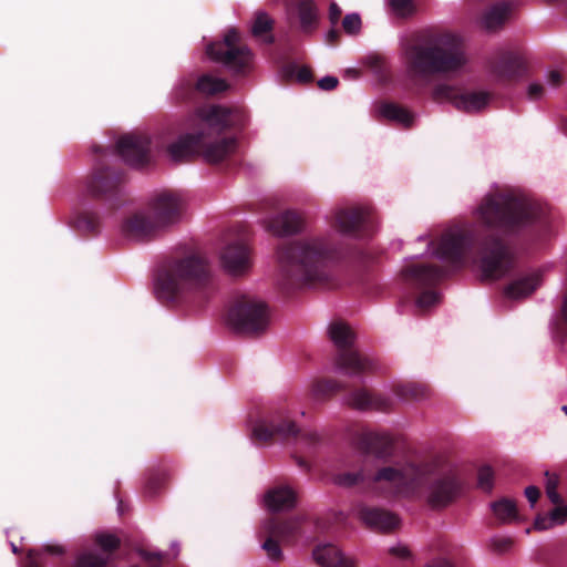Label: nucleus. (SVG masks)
Segmentation results:
<instances>
[{
	"mask_svg": "<svg viewBox=\"0 0 567 567\" xmlns=\"http://www.w3.org/2000/svg\"><path fill=\"white\" fill-rule=\"evenodd\" d=\"M475 216L484 231L474 227L447 231L442 235L435 254L456 268L472 260L488 280L504 277L514 267L505 238L537 235L549 224L544 206L514 190L488 193L476 207Z\"/></svg>",
	"mask_w": 567,
	"mask_h": 567,
	"instance_id": "f257e3e1",
	"label": "nucleus"
},
{
	"mask_svg": "<svg viewBox=\"0 0 567 567\" xmlns=\"http://www.w3.org/2000/svg\"><path fill=\"white\" fill-rule=\"evenodd\" d=\"M374 481L394 497H413L425 491L426 503L433 509L454 503L463 488L456 471L436 456L409 457L382 466Z\"/></svg>",
	"mask_w": 567,
	"mask_h": 567,
	"instance_id": "f03ea898",
	"label": "nucleus"
},
{
	"mask_svg": "<svg viewBox=\"0 0 567 567\" xmlns=\"http://www.w3.org/2000/svg\"><path fill=\"white\" fill-rule=\"evenodd\" d=\"M281 267L280 286L285 292L305 286L329 287L330 265L341 257L331 236H315L305 240L287 241L277 249Z\"/></svg>",
	"mask_w": 567,
	"mask_h": 567,
	"instance_id": "7ed1b4c3",
	"label": "nucleus"
},
{
	"mask_svg": "<svg viewBox=\"0 0 567 567\" xmlns=\"http://www.w3.org/2000/svg\"><path fill=\"white\" fill-rule=\"evenodd\" d=\"M215 290L209 262L194 250L167 258L155 276V295L164 303L193 302L202 307Z\"/></svg>",
	"mask_w": 567,
	"mask_h": 567,
	"instance_id": "20e7f679",
	"label": "nucleus"
},
{
	"mask_svg": "<svg viewBox=\"0 0 567 567\" xmlns=\"http://www.w3.org/2000/svg\"><path fill=\"white\" fill-rule=\"evenodd\" d=\"M202 127L196 133L182 135L176 142L169 144L166 152L175 163L190 159L197 154L210 164H217L230 156L236 147L235 137H223L218 141H208L210 133L220 135L227 130L244 125V113L234 107L223 105H209L198 110Z\"/></svg>",
	"mask_w": 567,
	"mask_h": 567,
	"instance_id": "39448f33",
	"label": "nucleus"
},
{
	"mask_svg": "<svg viewBox=\"0 0 567 567\" xmlns=\"http://www.w3.org/2000/svg\"><path fill=\"white\" fill-rule=\"evenodd\" d=\"M406 71L415 82L461 71L467 63L466 45L455 32L430 29L421 32L405 50Z\"/></svg>",
	"mask_w": 567,
	"mask_h": 567,
	"instance_id": "423d86ee",
	"label": "nucleus"
},
{
	"mask_svg": "<svg viewBox=\"0 0 567 567\" xmlns=\"http://www.w3.org/2000/svg\"><path fill=\"white\" fill-rule=\"evenodd\" d=\"M226 322L235 332L257 337L265 333L269 326V308L255 297L240 295L229 303Z\"/></svg>",
	"mask_w": 567,
	"mask_h": 567,
	"instance_id": "0eeeda50",
	"label": "nucleus"
},
{
	"mask_svg": "<svg viewBox=\"0 0 567 567\" xmlns=\"http://www.w3.org/2000/svg\"><path fill=\"white\" fill-rule=\"evenodd\" d=\"M329 334L338 348L336 364L346 374L361 375L375 369V363L372 359L353 349L355 336L348 324L332 322L329 328Z\"/></svg>",
	"mask_w": 567,
	"mask_h": 567,
	"instance_id": "6e6552de",
	"label": "nucleus"
},
{
	"mask_svg": "<svg viewBox=\"0 0 567 567\" xmlns=\"http://www.w3.org/2000/svg\"><path fill=\"white\" fill-rule=\"evenodd\" d=\"M206 53L213 61L221 63L235 75H246L252 66L254 54L243 43L236 29H229L221 41L210 43Z\"/></svg>",
	"mask_w": 567,
	"mask_h": 567,
	"instance_id": "1a4fd4ad",
	"label": "nucleus"
},
{
	"mask_svg": "<svg viewBox=\"0 0 567 567\" xmlns=\"http://www.w3.org/2000/svg\"><path fill=\"white\" fill-rule=\"evenodd\" d=\"M124 183L125 174L122 169L100 165L87 177L85 188L90 196L104 200L109 209L114 212L125 202Z\"/></svg>",
	"mask_w": 567,
	"mask_h": 567,
	"instance_id": "9d476101",
	"label": "nucleus"
},
{
	"mask_svg": "<svg viewBox=\"0 0 567 567\" xmlns=\"http://www.w3.org/2000/svg\"><path fill=\"white\" fill-rule=\"evenodd\" d=\"M435 102H450L458 111L477 113L484 110L492 99V94L485 91H462L449 84H437L432 91Z\"/></svg>",
	"mask_w": 567,
	"mask_h": 567,
	"instance_id": "9b49d317",
	"label": "nucleus"
},
{
	"mask_svg": "<svg viewBox=\"0 0 567 567\" xmlns=\"http://www.w3.org/2000/svg\"><path fill=\"white\" fill-rule=\"evenodd\" d=\"M150 209L159 227L164 229L181 221L186 209V200L181 193L165 189L153 196Z\"/></svg>",
	"mask_w": 567,
	"mask_h": 567,
	"instance_id": "f8f14e48",
	"label": "nucleus"
},
{
	"mask_svg": "<svg viewBox=\"0 0 567 567\" xmlns=\"http://www.w3.org/2000/svg\"><path fill=\"white\" fill-rule=\"evenodd\" d=\"M331 226L340 234L364 238L373 233L371 214L362 208H338L331 217Z\"/></svg>",
	"mask_w": 567,
	"mask_h": 567,
	"instance_id": "ddd939ff",
	"label": "nucleus"
},
{
	"mask_svg": "<svg viewBox=\"0 0 567 567\" xmlns=\"http://www.w3.org/2000/svg\"><path fill=\"white\" fill-rule=\"evenodd\" d=\"M299 429L296 423L279 411L270 415L268 419L259 421L252 429V439L259 443L268 444L274 439L287 440L296 437Z\"/></svg>",
	"mask_w": 567,
	"mask_h": 567,
	"instance_id": "4468645a",
	"label": "nucleus"
},
{
	"mask_svg": "<svg viewBox=\"0 0 567 567\" xmlns=\"http://www.w3.org/2000/svg\"><path fill=\"white\" fill-rule=\"evenodd\" d=\"M488 64L496 80L504 83L517 81L527 72L526 61L518 51L499 50Z\"/></svg>",
	"mask_w": 567,
	"mask_h": 567,
	"instance_id": "2eb2a0df",
	"label": "nucleus"
},
{
	"mask_svg": "<svg viewBox=\"0 0 567 567\" xmlns=\"http://www.w3.org/2000/svg\"><path fill=\"white\" fill-rule=\"evenodd\" d=\"M151 138L144 134H127L116 143L117 154L128 165L143 168L151 162Z\"/></svg>",
	"mask_w": 567,
	"mask_h": 567,
	"instance_id": "dca6fc26",
	"label": "nucleus"
},
{
	"mask_svg": "<svg viewBox=\"0 0 567 567\" xmlns=\"http://www.w3.org/2000/svg\"><path fill=\"white\" fill-rule=\"evenodd\" d=\"M95 543L103 553L84 551L78 556L74 567H105L121 545L120 538L112 534L96 535Z\"/></svg>",
	"mask_w": 567,
	"mask_h": 567,
	"instance_id": "f3484780",
	"label": "nucleus"
},
{
	"mask_svg": "<svg viewBox=\"0 0 567 567\" xmlns=\"http://www.w3.org/2000/svg\"><path fill=\"white\" fill-rule=\"evenodd\" d=\"M346 403L354 410H375L379 412L392 411L394 405V402L390 398L374 393L364 388H353L349 390L346 396Z\"/></svg>",
	"mask_w": 567,
	"mask_h": 567,
	"instance_id": "a211bd4d",
	"label": "nucleus"
},
{
	"mask_svg": "<svg viewBox=\"0 0 567 567\" xmlns=\"http://www.w3.org/2000/svg\"><path fill=\"white\" fill-rule=\"evenodd\" d=\"M357 445L365 455H373L382 461L390 458L394 452V440L388 433L362 432L358 436Z\"/></svg>",
	"mask_w": 567,
	"mask_h": 567,
	"instance_id": "6ab92c4d",
	"label": "nucleus"
},
{
	"mask_svg": "<svg viewBox=\"0 0 567 567\" xmlns=\"http://www.w3.org/2000/svg\"><path fill=\"white\" fill-rule=\"evenodd\" d=\"M358 515L367 527L375 532L390 533L400 525V518L395 514L380 507L360 505Z\"/></svg>",
	"mask_w": 567,
	"mask_h": 567,
	"instance_id": "aec40b11",
	"label": "nucleus"
},
{
	"mask_svg": "<svg viewBox=\"0 0 567 567\" xmlns=\"http://www.w3.org/2000/svg\"><path fill=\"white\" fill-rule=\"evenodd\" d=\"M122 229L126 237L137 241L152 240L162 230L153 216L143 213H136L125 219Z\"/></svg>",
	"mask_w": 567,
	"mask_h": 567,
	"instance_id": "412c9836",
	"label": "nucleus"
},
{
	"mask_svg": "<svg viewBox=\"0 0 567 567\" xmlns=\"http://www.w3.org/2000/svg\"><path fill=\"white\" fill-rule=\"evenodd\" d=\"M220 262L228 274L233 276L244 275L251 266L250 249L241 243L228 245L220 254Z\"/></svg>",
	"mask_w": 567,
	"mask_h": 567,
	"instance_id": "4be33fe9",
	"label": "nucleus"
},
{
	"mask_svg": "<svg viewBox=\"0 0 567 567\" xmlns=\"http://www.w3.org/2000/svg\"><path fill=\"white\" fill-rule=\"evenodd\" d=\"M403 276L417 289L432 288L445 278L446 270L436 265H412L403 270Z\"/></svg>",
	"mask_w": 567,
	"mask_h": 567,
	"instance_id": "5701e85b",
	"label": "nucleus"
},
{
	"mask_svg": "<svg viewBox=\"0 0 567 567\" xmlns=\"http://www.w3.org/2000/svg\"><path fill=\"white\" fill-rule=\"evenodd\" d=\"M302 517L288 519L268 518L264 524L266 534H272L285 545L295 544L302 535Z\"/></svg>",
	"mask_w": 567,
	"mask_h": 567,
	"instance_id": "b1692460",
	"label": "nucleus"
},
{
	"mask_svg": "<svg viewBox=\"0 0 567 567\" xmlns=\"http://www.w3.org/2000/svg\"><path fill=\"white\" fill-rule=\"evenodd\" d=\"M303 218L297 210H285L266 221V228L275 236H288L300 231Z\"/></svg>",
	"mask_w": 567,
	"mask_h": 567,
	"instance_id": "393cba45",
	"label": "nucleus"
},
{
	"mask_svg": "<svg viewBox=\"0 0 567 567\" xmlns=\"http://www.w3.org/2000/svg\"><path fill=\"white\" fill-rule=\"evenodd\" d=\"M289 17L297 16L299 28L305 34H311L316 31L319 22V12L312 0H298L296 7L288 11Z\"/></svg>",
	"mask_w": 567,
	"mask_h": 567,
	"instance_id": "a878e982",
	"label": "nucleus"
},
{
	"mask_svg": "<svg viewBox=\"0 0 567 567\" xmlns=\"http://www.w3.org/2000/svg\"><path fill=\"white\" fill-rule=\"evenodd\" d=\"M380 468L375 472L367 471L361 468L358 472H346L334 476V483L342 487H353L360 484H369L375 492L381 494L383 497L391 498L394 495H388L386 492L374 481V476Z\"/></svg>",
	"mask_w": 567,
	"mask_h": 567,
	"instance_id": "bb28decb",
	"label": "nucleus"
},
{
	"mask_svg": "<svg viewBox=\"0 0 567 567\" xmlns=\"http://www.w3.org/2000/svg\"><path fill=\"white\" fill-rule=\"evenodd\" d=\"M264 499L270 512H280L295 507L297 495L289 486H276L266 492Z\"/></svg>",
	"mask_w": 567,
	"mask_h": 567,
	"instance_id": "cd10ccee",
	"label": "nucleus"
},
{
	"mask_svg": "<svg viewBox=\"0 0 567 567\" xmlns=\"http://www.w3.org/2000/svg\"><path fill=\"white\" fill-rule=\"evenodd\" d=\"M312 556L320 567H354L353 561L344 557L339 548L332 544L317 546Z\"/></svg>",
	"mask_w": 567,
	"mask_h": 567,
	"instance_id": "c85d7f7f",
	"label": "nucleus"
},
{
	"mask_svg": "<svg viewBox=\"0 0 567 567\" xmlns=\"http://www.w3.org/2000/svg\"><path fill=\"white\" fill-rule=\"evenodd\" d=\"M512 12V3L502 1L491 6L481 17V24L487 31H496L505 24Z\"/></svg>",
	"mask_w": 567,
	"mask_h": 567,
	"instance_id": "c756f323",
	"label": "nucleus"
},
{
	"mask_svg": "<svg viewBox=\"0 0 567 567\" xmlns=\"http://www.w3.org/2000/svg\"><path fill=\"white\" fill-rule=\"evenodd\" d=\"M539 285L540 276L538 274H530L513 280L506 286L504 293L511 299L525 298L533 293Z\"/></svg>",
	"mask_w": 567,
	"mask_h": 567,
	"instance_id": "7c9ffc66",
	"label": "nucleus"
},
{
	"mask_svg": "<svg viewBox=\"0 0 567 567\" xmlns=\"http://www.w3.org/2000/svg\"><path fill=\"white\" fill-rule=\"evenodd\" d=\"M393 392L402 400L422 401L431 396L432 390L424 383L408 382L394 384Z\"/></svg>",
	"mask_w": 567,
	"mask_h": 567,
	"instance_id": "2f4dec72",
	"label": "nucleus"
},
{
	"mask_svg": "<svg viewBox=\"0 0 567 567\" xmlns=\"http://www.w3.org/2000/svg\"><path fill=\"white\" fill-rule=\"evenodd\" d=\"M275 21L264 11H257L251 24V34L268 45L275 43V37L271 34Z\"/></svg>",
	"mask_w": 567,
	"mask_h": 567,
	"instance_id": "473e14b6",
	"label": "nucleus"
},
{
	"mask_svg": "<svg viewBox=\"0 0 567 567\" xmlns=\"http://www.w3.org/2000/svg\"><path fill=\"white\" fill-rule=\"evenodd\" d=\"M72 227L83 235H97L100 233V216L90 210H83L75 215L72 219Z\"/></svg>",
	"mask_w": 567,
	"mask_h": 567,
	"instance_id": "72a5a7b5",
	"label": "nucleus"
},
{
	"mask_svg": "<svg viewBox=\"0 0 567 567\" xmlns=\"http://www.w3.org/2000/svg\"><path fill=\"white\" fill-rule=\"evenodd\" d=\"M379 112L384 118L398 122L406 128L413 124V114L396 103L384 102L380 105Z\"/></svg>",
	"mask_w": 567,
	"mask_h": 567,
	"instance_id": "f704fd0d",
	"label": "nucleus"
},
{
	"mask_svg": "<svg viewBox=\"0 0 567 567\" xmlns=\"http://www.w3.org/2000/svg\"><path fill=\"white\" fill-rule=\"evenodd\" d=\"M491 508L499 524H511L518 519L516 503L509 498L503 497L493 502Z\"/></svg>",
	"mask_w": 567,
	"mask_h": 567,
	"instance_id": "c9c22d12",
	"label": "nucleus"
},
{
	"mask_svg": "<svg viewBox=\"0 0 567 567\" xmlns=\"http://www.w3.org/2000/svg\"><path fill=\"white\" fill-rule=\"evenodd\" d=\"M346 385L332 379L316 381L311 386V398L316 401H326L336 393L343 391Z\"/></svg>",
	"mask_w": 567,
	"mask_h": 567,
	"instance_id": "e433bc0d",
	"label": "nucleus"
},
{
	"mask_svg": "<svg viewBox=\"0 0 567 567\" xmlns=\"http://www.w3.org/2000/svg\"><path fill=\"white\" fill-rule=\"evenodd\" d=\"M567 520V506L558 504L547 516L538 515L534 522V529L546 530Z\"/></svg>",
	"mask_w": 567,
	"mask_h": 567,
	"instance_id": "4c0bfd02",
	"label": "nucleus"
},
{
	"mask_svg": "<svg viewBox=\"0 0 567 567\" xmlns=\"http://www.w3.org/2000/svg\"><path fill=\"white\" fill-rule=\"evenodd\" d=\"M194 82L198 93L206 95H214L224 92L229 87L225 80L215 78L210 74H203L197 79L194 78Z\"/></svg>",
	"mask_w": 567,
	"mask_h": 567,
	"instance_id": "58836bf2",
	"label": "nucleus"
},
{
	"mask_svg": "<svg viewBox=\"0 0 567 567\" xmlns=\"http://www.w3.org/2000/svg\"><path fill=\"white\" fill-rule=\"evenodd\" d=\"M198 91L194 82V75L182 79L173 91L172 97L175 103H188L192 102Z\"/></svg>",
	"mask_w": 567,
	"mask_h": 567,
	"instance_id": "ea45409f",
	"label": "nucleus"
},
{
	"mask_svg": "<svg viewBox=\"0 0 567 567\" xmlns=\"http://www.w3.org/2000/svg\"><path fill=\"white\" fill-rule=\"evenodd\" d=\"M51 555H62L63 548L58 545H47L43 549H30L23 567H41L43 553Z\"/></svg>",
	"mask_w": 567,
	"mask_h": 567,
	"instance_id": "a19ab883",
	"label": "nucleus"
},
{
	"mask_svg": "<svg viewBox=\"0 0 567 567\" xmlns=\"http://www.w3.org/2000/svg\"><path fill=\"white\" fill-rule=\"evenodd\" d=\"M280 539L272 534H267L266 540L262 543V549L267 553V556L272 561H280L284 558L282 550L280 548Z\"/></svg>",
	"mask_w": 567,
	"mask_h": 567,
	"instance_id": "79ce46f5",
	"label": "nucleus"
},
{
	"mask_svg": "<svg viewBox=\"0 0 567 567\" xmlns=\"http://www.w3.org/2000/svg\"><path fill=\"white\" fill-rule=\"evenodd\" d=\"M167 474L163 471L153 472L146 482V492L151 496H155L164 487Z\"/></svg>",
	"mask_w": 567,
	"mask_h": 567,
	"instance_id": "37998d69",
	"label": "nucleus"
},
{
	"mask_svg": "<svg viewBox=\"0 0 567 567\" xmlns=\"http://www.w3.org/2000/svg\"><path fill=\"white\" fill-rule=\"evenodd\" d=\"M477 486L484 492H492L494 486V472L491 466L484 465L478 468Z\"/></svg>",
	"mask_w": 567,
	"mask_h": 567,
	"instance_id": "c03bdc74",
	"label": "nucleus"
},
{
	"mask_svg": "<svg viewBox=\"0 0 567 567\" xmlns=\"http://www.w3.org/2000/svg\"><path fill=\"white\" fill-rule=\"evenodd\" d=\"M390 7L400 18L411 17L415 12L413 0H390Z\"/></svg>",
	"mask_w": 567,
	"mask_h": 567,
	"instance_id": "a18cd8bd",
	"label": "nucleus"
},
{
	"mask_svg": "<svg viewBox=\"0 0 567 567\" xmlns=\"http://www.w3.org/2000/svg\"><path fill=\"white\" fill-rule=\"evenodd\" d=\"M286 75L291 78L295 76L301 83H309L312 81V71L308 66H298L296 64H289L285 69Z\"/></svg>",
	"mask_w": 567,
	"mask_h": 567,
	"instance_id": "49530a36",
	"label": "nucleus"
},
{
	"mask_svg": "<svg viewBox=\"0 0 567 567\" xmlns=\"http://www.w3.org/2000/svg\"><path fill=\"white\" fill-rule=\"evenodd\" d=\"M440 295L436 291L433 290H425L422 291L419 297L416 298V307L421 310H426L430 307L439 303L440 301Z\"/></svg>",
	"mask_w": 567,
	"mask_h": 567,
	"instance_id": "de8ad7c7",
	"label": "nucleus"
},
{
	"mask_svg": "<svg viewBox=\"0 0 567 567\" xmlns=\"http://www.w3.org/2000/svg\"><path fill=\"white\" fill-rule=\"evenodd\" d=\"M361 18L358 13L347 14L342 20V28L347 34L355 35L361 30Z\"/></svg>",
	"mask_w": 567,
	"mask_h": 567,
	"instance_id": "09e8293b",
	"label": "nucleus"
},
{
	"mask_svg": "<svg viewBox=\"0 0 567 567\" xmlns=\"http://www.w3.org/2000/svg\"><path fill=\"white\" fill-rule=\"evenodd\" d=\"M546 494L553 504L558 505L561 503V497L557 492L558 478L555 475H550L548 472H546Z\"/></svg>",
	"mask_w": 567,
	"mask_h": 567,
	"instance_id": "8fccbe9b",
	"label": "nucleus"
},
{
	"mask_svg": "<svg viewBox=\"0 0 567 567\" xmlns=\"http://www.w3.org/2000/svg\"><path fill=\"white\" fill-rule=\"evenodd\" d=\"M514 546L512 537H494L491 539V548L497 554H505Z\"/></svg>",
	"mask_w": 567,
	"mask_h": 567,
	"instance_id": "3c124183",
	"label": "nucleus"
},
{
	"mask_svg": "<svg viewBox=\"0 0 567 567\" xmlns=\"http://www.w3.org/2000/svg\"><path fill=\"white\" fill-rule=\"evenodd\" d=\"M339 84V80L336 76H324L318 81V86L323 91L334 90Z\"/></svg>",
	"mask_w": 567,
	"mask_h": 567,
	"instance_id": "603ef678",
	"label": "nucleus"
},
{
	"mask_svg": "<svg viewBox=\"0 0 567 567\" xmlns=\"http://www.w3.org/2000/svg\"><path fill=\"white\" fill-rule=\"evenodd\" d=\"M545 93V87L540 83H532L528 86L527 95L529 100L536 101L539 100Z\"/></svg>",
	"mask_w": 567,
	"mask_h": 567,
	"instance_id": "864d4df0",
	"label": "nucleus"
},
{
	"mask_svg": "<svg viewBox=\"0 0 567 567\" xmlns=\"http://www.w3.org/2000/svg\"><path fill=\"white\" fill-rule=\"evenodd\" d=\"M141 556L144 560L152 564V566H154V567H159L162 565V560H163L162 554L142 550Z\"/></svg>",
	"mask_w": 567,
	"mask_h": 567,
	"instance_id": "5fc2aeb1",
	"label": "nucleus"
},
{
	"mask_svg": "<svg viewBox=\"0 0 567 567\" xmlns=\"http://www.w3.org/2000/svg\"><path fill=\"white\" fill-rule=\"evenodd\" d=\"M389 553L401 559H408L411 557V551L405 546H394L389 549Z\"/></svg>",
	"mask_w": 567,
	"mask_h": 567,
	"instance_id": "6e6d98bb",
	"label": "nucleus"
},
{
	"mask_svg": "<svg viewBox=\"0 0 567 567\" xmlns=\"http://www.w3.org/2000/svg\"><path fill=\"white\" fill-rule=\"evenodd\" d=\"M342 14L340 7L336 2H331L329 7V20L332 25H336Z\"/></svg>",
	"mask_w": 567,
	"mask_h": 567,
	"instance_id": "4d7b16f0",
	"label": "nucleus"
},
{
	"mask_svg": "<svg viewBox=\"0 0 567 567\" xmlns=\"http://www.w3.org/2000/svg\"><path fill=\"white\" fill-rule=\"evenodd\" d=\"M525 496L529 501V503L534 505L540 496V491L538 487L534 485L527 486L525 488Z\"/></svg>",
	"mask_w": 567,
	"mask_h": 567,
	"instance_id": "13d9d810",
	"label": "nucleus"
},
{
	"mask_svg": "<svg viewBox=\"0 0 567 567\" xmlns=\"http://www.w3.org/2000/svg\"><path fill=\"white\" fill-rule=\"evenodd\" d=\"M548 83L553 86V87H558L563 84L564 82V78H563V74L557 71V70H553L548 73Z\"/></svg>",
	"mask_w": 567,
	"mask_h": 567,
	"instance_id": "bf43d9fd",
	"label": "nucleus"
},
{
	"mask_svg": "<svg viewBox=\"0 0 567 567\" xmlns=\"http://www.w3.org/2000/svg\"><path fill=\"white\" fill-rule=\"evenodd\" d=\"M340 40V31L332 28L328 31L327 33V43H329L330 45H336L338 44Z\"/></svg>",
	"mask_w": 567,
	"mask_h": 567,
	"instance_id": "052dcab7",
	"label": "nucleus"
},
{
	"mask_svg": "<svg viewBox=\"0 0 567 567\" xmlns=\"http://www.w3.org/2000/svg\"><path fill=\"white\" fill-rule=\"evenodd\" d=\"M424 567H453V565L447 559L439 558L427 563Z\"/></svg>",
	"mask_w": 567,
	"mask_h": 567,
	"instance_id": "680f3d73",
	"label": "nucleus"
},
{
	"mask_svg": "<svg viewBox=\"0 0 567 567\" xmlns=\"http://www.w3.org/2000/svg\"><path fill=\"white\" fill-rule=\"evenodd\" d=\"M296 461H297V465L305 470V471H309L310 470V465L308 464V462L301 457H296Z\"/></svg>",
	"mask_w": 567,
	"mask_h": 567,
	"instance_id": "e2e57ef3",
	"label": "nucleus"
},
{
	"mask_svg": "<svg viewBox=\"0 0 567 567\" xmlns=\"http://www.w3.org/2000/svg\"><path fill=\"white\" fill-rule=\"evenodd\" d=\"M561 317L565 322H567V295L564 298L563 307H561Z\"/></svg>",
	"mask_w": 567,
	"mask_h": 567,
	"instance_id": "0e129e2a",
	"label": "nucleus"
},
{
	"mask_svg": "<svg viewBox=\"0 0 567 567\" xmlns=\"http://www.w3.org/2000/svg\"><path fill=\"white\" fill-rule=\"evenodd\" d=\"M309 440H310L312 443H315V442H317V441H318V435H317V434H310V435H309Z\"/></svg>",
	"mask_w": 567,
	"mask_h": 567,
	"instance_id": "69168bd1",
	"label": "nucleus"
},
{
	"mask_svg": "<svg viewBox=\"0 0 567 567\" xmlns=\"http://www.w3.org/2000/svg\"><path fill=\"white\" fill-rule=\"evenodd\" d=\"M563 128H564V132L567 134V120L564 122Z\"/></svg>",
	"mask_w": 567,
	"mask_h": 567,
	"instance_id": "338daca9",
	"label": "nucleus"
},
{
	"mask_svg": "<svg viewBox=\"0 0 567 567\" xmlns=\"http://www.w3.org/2000/svg\"><path fill=\"white\" fill-rule=\"evenodd\" d=\"M561 411H563L565 414H567V405H563V406H561Z\"/></svg>",
	"mask_w": 567,
	"mask_h": 567,
	"instance_id": "774afa93",
	"label": "nucleus"
}]
</instances>
